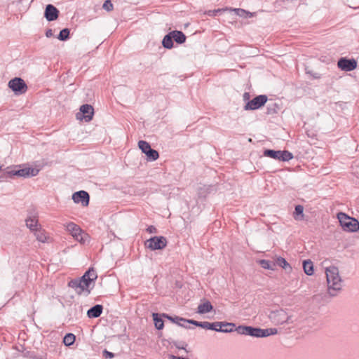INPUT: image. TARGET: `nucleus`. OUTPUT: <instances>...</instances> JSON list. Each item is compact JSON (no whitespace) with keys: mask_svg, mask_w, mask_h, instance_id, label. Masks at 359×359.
Here are the masks:
<instances>
[{"mask_svg":"<svg viewBox=\"0 0 359 359\" xmlns=\"http://www.w3.org/2000/svg\"><path fill=\"white\" fill-rule=\"evenodd\" d=\"M65 229L75 240L81 243L85 242L84 236H86V234L79 225L74 222H69L65 225Z\"/></svg>","mask_w":359,"mask_h":359,"instance_id":"obj_7","label":"nucleus"},{"mask_svg":"<svg viewBox=\"0 0 359 359\" xmlns=\"http://www.w3.org/2000/svg\"><path fill=\"white\" fill-rule=\"evenodd\" d=\"M303 269L304 273L308 276H311L313 273V262L308 259L303 262Z\"/></svg>","mask_w":359,"mask_h":359,"instance_id":"obj_25","label":"nucleus"},{"mask_svg":"<svg viewBox=\"0 0 359 359\" xmlns=\"http://www.w3.org/2000/svg\"><path fill=\"white\" fill-rule=\"evenodd\" d=\"M338 67L343 71L350 72L355 69L357 67V62L355 59H347L341 57L338 60Z\"/></svg>","mask_w":359,"mask_h":359,"instance_id":"obj_14","label":"nucleus"},{"mask_svg":"<svg viewBox=\"0 0 359 359\" xmlns=\"http://www.w3.org/2000/svg\"><path fill=\"white\" fill-rule=\"evenodd\" d=\"M102 8L107 11H111L114 9V6L110 0H107L103 4Z\"/></svg>","mask_w":359,"mask_h":359,"instance_id":"obj_34","label":"nucleus"},{"mask_svg":"<svg viewBox=\"0 0 359 359\" xmlns=\"http://www.w3.org/2000/svg\"><path fill=\"white\" fill-rule=\"evenodd\" d=\"M257 262L264 269H270V270L275 269L276 264H274L273 262H272L269 260L259 259Z\"/></svg>","mask_w":359,"mask_h":359,"instance_id":"obj_26","label":"nucleus"},{"mask_svg":"<svg viewBox=\"0 0 359 359\" xmlns=\"http://www.w3.org/2000/svg\"><path fill=\"white\" fill-rule=\"evenodd\" d=\"M8 87L15 95H22L27 92L28 87L25 81L19 77L11 79L8 84Z\"/></svg>","mask_w":359,"mask_h":359,"instance_id":"obj_8","label":"nucleus"},{"mask_svg":"<svg viewBox=\"0 0 359 359\" xmlns=\"http://www.w3.org/2000/svg\"><path fill=\"white\" fill-rule=\"evenodd\" d=\"M210 325L209 330L222 332H231L235 327V324L226 322L210 323Z\"/></svg>","mask_w":359,"mask_h":359,"instance_id":"obj_12","label":"nucleus"},{"mask_svg":"<svg viewBox=\"0 0 359 359\" xmlns=\"http://www.w3.org/2000/svg\"><path fill=\"white\" fill-rule=\"evenodd\" d=\"M81 113L76 114L77 119L84 118L86 122L90 121L94 115V109L90 104H83L80 107Z\"/></svg>","mask_w":359,"mask_h":359,"instance_id":"obj_11","label":"nucleus"},{"mask_svg":"<svg viewBox=\"0 0 359 359\" xmlns=\"http://www.w3.org/2000/svg\"><path fill=\"white\" fill-rule=\"evenodd\" d=\"M27 170H29L28 172V177L29 176H36L39 172V170L37 168H27Z\"/></svg>","mask_w":359,"mask_h":359,"instance_id":"obj_37","label":"nucleus"},{"mask_svg":"<svg viewBox=\"0 0 359 359\" xmlns=\"http://www.w3.org/2000/svg\"><path fill=\"white\" fill-rule=\"evenodd\" d=\"M264 156L280 161H289L293 158V154L287 150L274 151L272 149H266L264 151Z\"/></svg>","mask_w":359,"mask_h":359,"instance_id":"obj_4","label":"nucleus"},{"mask_svg":"<svg viewBox=\"0 0 359 359\" xmlns=\"http://www.w3.org/2000/svg\"><path fill=\"white\" fill-rule=\"evenodd\" d=\"M83 276H86V278L88 280V282H90V283L92 282H93L94 280H95L97 278V273H96V271L91 268L90 269H88L84 274Z\"/></svg>","mask_w":359,"mask_h":359,"instance_id":"obj_27","label":"nucleus"},{"mask_svg":"<svg viewBox=\"0 0 359 359\" xmlns=\"http://www.w3.org/2000/svg\"><path fill=\"white\" fill-rule=\"evenodd\" d=\"M185 323L192 324V325H196V326H198V324H200V322H199V321L194 320H187V321L185 322Z\"/></svg>","mask_w":359,"mask_h":359,"instance_id":"obj_42","label":"nucleus"},{"mask_svg":"<svg viewBox=\"0 0 359 359\" xmlns=\"http://www.w3.org/2000/svg\"><path fill=\"white\" fill-rule=\"evenodd\" d=\"M167 243V239L164 236H154L147 240L144 245L146 248L151 250H156L164 249Z\"/></svg>","mask_w":359,"mask_h":359,"instance_id":"obj_6","label":"nucleus"},{"mask_svg":"<svg viewBox=\"0 0 359 359\" xmlns=\"http://www.w3.org/2000/svg\"><path fill=\"white\" fill-rule=\"evenodd\" d=\"M139 148L142 151L147 155V159L149 161H156L158 158V152L151 149L150 144L144 140H140L138 142Z\"/></svg>","mask_w":359,"mask_h":359,"instance_id":"obj_9","label":"nucleus"},{"mask_svg":"<svg viewBox=\"0 0 359 359\" xmlns=\"http://www.w3.org/2000/svg\"><path fill=\"white\" fill-rule=\"evenodd\" d=\"M229 8L226 7L224 8H218V9H215L213 11H208L207 14L209 16H215L217 13L223 12V11H229Z\"/></svg>","mask_w":359,"mask_h":359,"instance_id":"obj_33","label":"nucleus"},{"mask_svg":"<svg viewBox=\"0 0 359 359\" xmlns=\"http://www.w3.org/2000/svg\"><path fill=\"white\" fill-rule=\"evenodd\" d=\"M90 285V283L88 281L85 276H83L79 279L71 280L68 283V285L70 287L74 288L79 294H81L83 291H87L88 293H89L90 290H88V287Z\"/></svg>","mask_w":359,"mask_h":359,"instance_id":"obj_5","label":"nucleus"},{"mask_svg":"<svg viewBox=\"0 0 359 359\" xmlns=\"http://www.w3.org/2000/svg\"><path fill=\"white\" fill-rule=\"evenodd\" d=\"M278 333L276 328H267L261 329L259 327H253L247 326L245 335H249L255 337H266L271 335H274Z\"/></svg>","mask_w":359,"mask_h":359,"instance_id":"obj_3","label":"nucleus"},{"mask_svg":"<svg viewBox=\"0 0 359 359\" xmlns=\"http://www.w3.org/2000/svg\"><path fill=\"white\" fill-rule=\"evenodd\" d=\"M162 316L163 318L168 319L171 322H172L180 326L187 327V325H185L184 323H182V322L185 323V322L187 321V319H185V318H183L179 317V316L172 317L166 313H163Z\"/></svg>","mask_w":359,"mask_h":359,"instance_id":"obj_20","label":"nucleus"},{"mask_svg":"<svg viewBox=\"0 0 359 359\" xmlns=\"http://www.w3.org/2000/svg\"><path fill=\"white\" fill-rule=\"evenodd\" d=\"M313 76L315 79H319V78H320V76H318L317 74H314V75H313Z\"/></svg>","mask_w":359,"mask_h":359,"instance_id":"obj_45","label":"nucleus"},{"mask_svg":"<svg viewBox=\"0 0 359 359\" xmlns=\"http://www.w3.org/2000/svg\"><path fill=\"white\" fill-rule=\"evenodd\" d=\"M255 15H256L255 13H250V12L246 11V13H245V18H252V17L255 16Z\"/></svg>","mask_w":359,"mask_h":359,"instance_id":"obj_43","label":"nucleus"},{"mask_svg":"<svg viewBox=\"0 0 359 359\" xmlns=\"http://www.w3.org/2000/svg\"><path fill=\"white\" fill-rule=\"evenodd\" d=\"M229 11H233L236 15L241 16V17H244L245 18V13H246V11L244 10V9H242V8H229Z\"/></svg>","mask_w":359,"mask_h":359,"instance_id":"obj_35","label":"nucleus"},{"mask_svg":"<svg viewBox=\"0 0 359 359\" xmlns=\"http://www.w3.org/2000/svg\"><path fill=\"white\" fill-rule=\"evenodd\" d=\"M273 263L276 264V266H278L285 270H287V269H289L290 270L292 269V267L290 265V264L283 257H276L275 259V262H273Z\"/></svg>","mask_w":359,"mask_h":359,"instance_id":"obj_24","label":"nucleus"},{"mask_svg":"<svg viewBox=\"0 0 359 359\" xmlns=\"http://www.w3.org/2000/svg\"><path fill=\"white\" fill-rule=\"evenodd\" d=\"M303 211H304V208H303L302 205H297L295 206L294 214H296L297 215H301L302 217L303 216Z\"/></svg>","mask_w":359,"mask_h":359,"instance_id":"obj_38","label":"nucleus"},{"mask_svg":"<svg viewBox=\"0 0 359 359\" xmlns=\"http://www.w3.org/2000/svg\"><path fill=\"white\" fill-rule=\"evenodd\" d=\"M153 320L154 321L155 327L157 330H162L164 327V323L162 319V315H159L158 313H154L152 314Z\"/></svg>","mask_w":359,"mask_h":359,"instance_id":"obj_23","label":"nucleus"},{"mask_svg":"<svg viewBox=\"0 0 359 359\" xmlns=\"http://www.w3.org/2000/svg\"><path fill=\"white\" fill-rule=\"evenodd\" d=\"M325 274L328 285V292L330 296L337 295V292L341 289V278L339 274L337 267L332 266L326 268Z\"/></svg>","mask_w":359,"mask_h":359,"instance_id":"obj_1","label":"nucleus"},{"mask_svg":"<svg viewBox=\"0 0 359 359\" xmlns=\"http://www.w3.org/2000/svg\"><path fill=\"white\" fill-rule=\"evenodd\" d=\"M28 172L29 170H27V168L20 169L16 171H12L10 173L13 175H18L20 177H28Z\"/></svg>","mask_w":359,"mask_h":359,"instance_id":"obj_31","label":"nucleus"},{"mask_svg":"<svg viewBox=\"0 0 359 359\" xmlns=\"http://www.w3.org/2000/svg\"><path fill=\"white\" fill-rule=\"evenodd\" d=\"M103 306L100 304H97L91 307L87 312V315L89 318H98L102 313Z\"/></svg>","mask_w":359,"mask_h":359,"instance_id":"obj_17","label":"nucleus"},{"mask_svg":"<svg viewBox=\"0 0 359 359\" xmlns=\"http://www.w3.org/2000/svg\"><path fill=\"white\" fill-rule=\"evenodd\" d=\"M170 34L172 35V37L175 41H176L177 43H182L186 40V36L181 31H172L170 32Z\"/></svg>","mask_w":359,"mask_h":359,"instance_id":"obj_22","label":"nucleus"},{"mask_svg":"<svg viewBox=\"0 0 359 359\" xmlns=\"http://www.w3.org/2000/svg\"><path fill=\"white\" fill-rule=\"evenodd\" d=\"M248 95H248V93H245L244 94V97H247V96H248Z\"/></svg>","mask_w":359,"mask_h":359,"instance_id":"obj_46","label":"nucleus"},{"mask_svg":"<svg viewBox=\"0 0 359 359\" xmlns=\"http://www.w3.org/2000/svg\"><path fill=\"white\" fill-rule=\"evenodd\" d=\"M72 199L76 203H81L83 206H88L89 204L90 196L88 192L85 191H79L73 194Z\"/></svg>","mask_w":359,"mask_h":359,"instance_id":"obj_15","label":"nucleus"},{"mask_svg":"<svg viewBox=\"0 0 359 359\" xmlns=\"http://www.w3.org/2000/svg\"><path fill=\"white\" fill-rule=\"evenodd\" d=\"M162 43L165 48L170 49L173 47V39L170 32L164 36Z\"/></svg>","mask_w":359,"mask_h":359,"instance_id":"obj_28","label":"nucleus"},{"mask_svg":"<svg viewBox=\"0 0 359 359\" xmlns=\"http://www.w3.org/2000/svg\"><path fill=\"white\" fill-rule=\"evenodd\" d=\"M147 231L149 233H157V229L154 226H149L147 229Z\"/></svg>","mask_w":359,"mask_h":359,"instance_id":"obj_40","label":"nucleus"},{"mask_svg":"<svg viewBox=\"0 0 359 359\" xmlns=\"http://www.w3.org/2000/svg\"><path fill=\"white\" fill-rule=\"evenodd\" d=\"M103 356H104L105 358H112L114 356V355L113 353L109 352V351H108L107 350H104L103 351Z\"/></svg>","mask_w":359,"mask_h":359,"instance_id":"obj_41","label":"nucleus"},{"mask_svg":"<svg viewBox=\"0 0 359 359\" xmlns=\"http://www.w3.org/2000/svg\"><path fill=\"white\" fill-rule=\"evenodd\" d=\"M198 327H201L204 329L209 330V327H210V323L208 321H203L200 322V324H198Z\"/></svg>","mask_w":359,"mask_h":359,"instance_id":"obj_39","label":"nucleus"},{"mask_svg":"<svg viewBox=\"0 0 359 359\" xmlns=\"http://www.w3.org/2000/svg\"><path fill=\"white\" fill-rule=\"evenodd\" d=\"M337 219L342 229L346 231L355 232L359 229V222L344 212H339Z\"/></svg>","mask_w":359,"mask_h":359,"instance_id":"obj_2","label":"nucleus"},{"mask_svg":"<svg viewBox=\"0 0 359 359\" xmlns=\"http://www.w3.org/2000/svg\"><path fill=\"white\" fill-rule=\"evenodd\" d=\"M34 231L37 241L39 242L46 243L49 239V236L47 232L44 229H42L41 227L36 229Z\"/></svg>","mask_w":359,"mask_h":359,"instance_id":"obj_18","label":"nucleus"},{"mask_svg":"<svg viewBox=\"0 0 359 359\" xmlns=\"http://www.w3.org/2000/svg\"><path fill=\"white\" fill-rule=\"evenodd\" d=\"M210 187L203 186L201 187L198 190V196L199 197H205L206 195L209 193Z\"/></svg>","mask_w":359,"mask_h":359,"instance_id":"obj_32","label":"nucleus"},{"mask_svg":"<svg viewBox=\"0 0 359 359\" xmlns=\"http://www.w3.org/2000/svg\"><path fill=\"white\" fill-rule=\"evenodd\" d=\"M271 318L276 324L283 325L290 322V316L287 315L285 310L280 309L273 311L271 313Z\"/></svg>","mask_w":359,"mask_h":359,"instance_id":"obj_13","label":"nucleus"},{"mask_svg":"<svg viewBox=\"0 0 359 359\" xmlns=\"http://www.w3.org/2000/svg\"><path fill=\"white\" fill-rule=\"evenodd\" d=\"M69 38V29L65 28L59 34L57 39L60 41H66Z\"/></svg>","mask_w":359,"mask_h":359,"instance_id":"obj_30","label":"nucleus"},{"mask_svg":"<svg viewBox=\"0 0 359 359\" xmlns=\"http://www.w3.org/2000/svg\"><path fill=\"white\" fill-rule=\"evenodd\" d=\"M267 101V96L265 95H260L252 100L248 102L244 107L245 110H255L259 109L265 104Z\"/></svg>","mask_w":359,"mask_h":359,"instance_id":"obj_10","label":"nucleus"},{"mask_svg":"<svg viewBox=\"0 0 359 359\" xmlns=\"http://www.w3.org/2000/svg\"><path fill=\"white\" fill-rule=\"evenodd\" d=\"M74 341L75 335L72 333L67 334L63 339L64 344L68 346L72 345Z\"/></svg>","mask_w":359,"mask_h":359,"instance_id":"obj_29","label":"nucleus"},{"mask_svg":"<svg viewBox=\"0 0 359 359\" xmlns=\"http://www.w3.org/2000/svg\"><path fill=\"white\" fill-rule=\"evenodd\" d=\"M246 329H247V326L240 325L238 327H236L235 330L238 334L245 335Z\"/></svg>","mask_w":359,"mask_h":359,"instance_id":"obj_36","label":"nucleus"},{"mask_svg":"<svg viewBox=\"0 0 359 359\" xmlns=\"http://www.w3.org/2000/svg\"><path fill=\"white\" fill-rule=\"evenodd\" d=\"M53 30H52V29H48V30L46 32V36L47 37H48V38H49V37H51V36H53Z\"/></svg>","mask_w":359,"mask_h":359,"instance_id":"obj_44","label":"nucleus"},{"mask_svg":"<svg viewBox=\"0 0 359 359\" xmlns=\"http://www.w3.org/2000/svg\"><path fill=\"white\" fill-rule=\"evenodd\" d=\"M224 329H230L231 327H223Z\"/></svg>","mask_w":359,"mask_h":359,"instance_id":"obj_47","label":"nucleus"},{"mask_svg":"<svg viewBox=\"0 0 359 359\" xmlns=\"http://www.w3.org/2000/svg\"><path fill=\"white\" fill-rule=\"evenodd\" d=\"M59 15V11L52 4L46 6L44 16L48 21H53L57 19Z\"/></svg>","mask_w":359,"mask_h":359,"instance_id":"obj_16","label":"nucleus"},{"mask_svg":"<svg viewBox=\"0 0 359 359\" xmlns=\"http://www.w3.org/2000/svg\"><path fill=\"white\" fill-rule=\"evenodd\" d=\"M26 225L32 231H34L36 229H38V218L36 216H29L26 219Z\"/></svg>","mask_w":359,"mask_h":359,"instance_id":"obj_21","label":"nucleus"},{"mask_svg":"<svg viewBox=\"0 0 359 359\" xmlns=\"http://www.w3.org/2000/svg\"><path fill=\"white\" fill-rule=\"evenodd\" d=\"M213 309V306L209 301L201 303L198 306L197 312L200 314H204L210 312Z\"/></svg>","mask_w":359,"mask_h":359,"instance_id":"obj_19","label":"nucleus"}]
</instances>
